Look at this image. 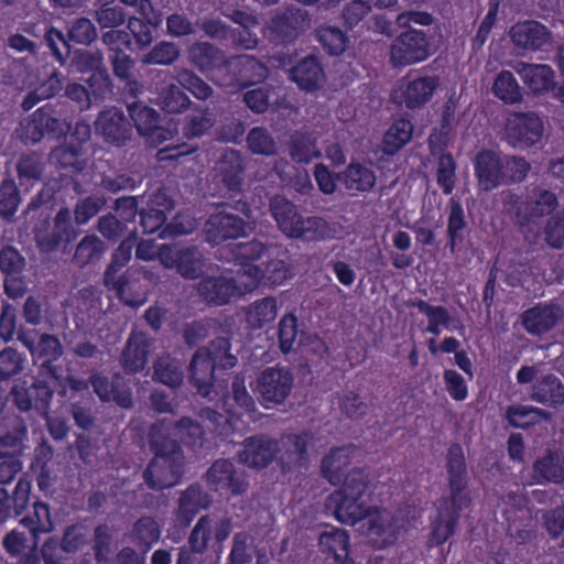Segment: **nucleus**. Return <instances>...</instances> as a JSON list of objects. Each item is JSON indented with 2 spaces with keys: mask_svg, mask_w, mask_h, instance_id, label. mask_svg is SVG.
<instances>
[{
  "mask_svg": "<svg viewBox=\"0 0 564 564\" xmlns=\"http://www.w3.org/2000/svg\"><path fill=\"white\" fill-rule=\"evenodd\" d=\"M28 435L25 422L19 417H7L0 421V458L13 457L20 453Z\"/></svg>",
  "mask_w": 564,
  "mask_h": 564,
  "instance_id": "c756f323",
  "label": "nucleus"
},
{
  "mask_svg": "<svg viewBox=\"0 0 564 564\" xmlns=\"http://www.w3.org/2000/svg\"><path fill=\"white\" fill-rule=\"evenodd\" d=\"M310 24L306 10L291 7L276 13L268 24V39L276 44L294 41Z\"/></svg>",
  "mask_w": 564,
  "mask_h": 564,
  "instance_id": "4468645a",
  "label": "nucleus"
},
{
  "mask_svg": "<svg viewBox=\"0 0 564 564\" xmlns=\"http://www.w3.org/2000/svg\"><path fill=\"white\" fill-rule=\"evenodd\" d=\"M135 239L137 235L135 232H132L129 235V237L120 242V245L111 253L110 262L107 265L102 276L105 286L115 291L126 305L132 307L141 306L145 302V293L138 292L132 294L130 285V280L132 276L131 269L127 270L121 275L118 273L131 260Z\"/></svg>",
  "mask_w": 564,
  "mask_h": 564,
  "instance_id": "20e7f679",
  "label": "nucleus"
},
{
  "mask_svg": "<svg viewBox=\"0 0 564 564\" xmlns=\"http://www.w3.org/2000/svg\"><path fill=\"white\" fill-rule=\"evenodd\" d=\"M492 91L496 97L507 104L518 102L522 98L521 89L516 78L508 70H502L498 74L492 85Z\"/></svg>",
  "mask_w": 564,
  "mask_h": 564,
  "instance_id": "e2e57ef3",
  "label": "nucleus"
},
{
  "mask_svg": "<svg viewBox=\"0 0 564 564\" xmlns=\"http://www.w3.org/2000/svg\"><path fill=\"white\" fill-rule=\"evenodd\" d=\"M132 541L148 551L161 536V527L153 517H141L133 525Z\"/></svg>",
  "mask_w": 564,
  "mask_h": 564,
  "instance_id": "4d7b16f0",
  "label": "nucleus"
},
{
  "mask_svg": "<svg viewBox=\"0 0 564 564\" xmlns=\"http://www.w3.org/2000/svg\"><path fill=\"white\" fill-rule=\"evenodd\" d=\"M35 240L43 252L55 251L63 240H69L74 236L70 212L62 208L56 214L53 224L43 219L34 227Z\"/></svg>",
  "mask_w": 564,
  "mask_h": 564,
  "instance_id": "2eb2a0df",
  "label": "nucleus"
},
{
  "mask_svg": "<svg viewBox=\"0 0 564 564\" xmlns=\"http://www.w3.org/2000/svg\"><path fill=\"white\" fill-rule=\"evenodd\" d=\"M158 104L169 113H181L189 108L192 101L178 84H170L161 89Z\"/></svg>",
  "mask_w": 564,
  "mask_h": 564,
  "instance_id": "864d4df0",
  "label": "nucleus"
},
{
  "mask_svg": "<svg viewBox=\"0 0 564 564\" xmlns=\"http://www.w3.org/2000/svg\"><path fill=\"white\" fill-rule=\"evenodd\" d=\"M510 36L514 45L530 51L541 50L551 42V32L538 21H523L511 28Z\"/></svg>",
  "mask_w": 564,
  "mask_h": 564,
  "instance_id": "393cba45",
  "label": "nucleus"
},
{
  "mask_svg": "<svg viewBox=\"0 0 564 564\" xmlns=\"http://www.w3.org/2000/svg\"><path fill=\"white\" fill-rule=\"evenodd\" d=\"M95 131L107 143L124 147L132 138L130 122L123 111L116 107L100 111L95 120Z\"/></svg>",
  "mask_w": 564,
  "mask_h": 564,
  "instance_id": "f3484780",
  "label": "nucleus"
},
{
  "mask_svg": "<svg viewBox=\"0 0 564 564\" xmlns=\"http://www.w3.org/2000/svg\"><path fill=\"white\" fill-rule=\"evenodd\" d=\"M152 343L143 333L130 335L121 354V365L127 372L135 373L144 369Z\"/></svg>",
  "mask_w": 564,
  "mask_h": 564,
  "instance_id": "7c9ffc66",
  "label": "nucleus"
},
{
  "mask_svg": "<svg viewBox=\"0 0 564 564\" xmlns=\"http://www.w3.org/2000/svg\"><path fill=\"white\" fill-rule=\"evenodd\" d=\"M245 165L240 153L225 150L210 171L209 189L214 195L227 196L239 193L243 183Z\"/></svg>",
  "mask_w": 564,
  "mask_h": 564,
  "instance_id": "423d86ee",
  "label": "nucleus"
},
{
  "mask_svg": "<svg viewBox=\"0 0 564 564\" xmlns=\"http://www.w3.org/2000/svg\"><path fill=\"white\" fill-rule=\"evenodd\" d=\"M543 134V122L534 112H514L506 123L508 142L518 148H528L539 142Z\"/></svg>",
  "mask_w": 564,
  "mask_h": 564,
  "instance_id": "dca6fc26",
  "label": "nucleus"
},
{
  "mask_svg": "<svg viewBox=\"0 0 564 564\" xmlns=\"http://www.w3.org/2000/svg\"><path fill=\"white\" fill-rule=\"evenodd\" d=\"M18 339L34 357L45 358L48 361H53L57 360L63 354L59 339L50 334H41L39 340L35 341L30 333L19 332Z\"/></svg>",
  "mask_w": 564,
  "mask_h": 564,
  "instance_id": "58836bf2",
  "label": "nucleus"
},
{
  "mask_svg": "<svg viewBox=\"0 0 564 564\" xmlns=\"http://www.w3.org/2000/svg\"><path fill=\"white\" fill-rule=\"evenodd\" d=\"M94 392L102 402H116L123 409H130L133 405L132 393L124 388L122 378L115 375L111 379L100 372H93L89 377Z\"/></svg>",
  "mask_w": 564,
  "mask_h": 564,
  "instance_id": "412c9836",
  "label": "nucleus"
},
{
  "mask_svg": "<svg viewBox=\"0 0 564 564\" xmlns=\"http://www.w3.org/2000/svg\"><path fill=\"white\" fill-rule=\"evenodd\" d=\"M127 30L132 35L135 44L140 48H145L153 42V33L151 28H158L162 23L160 14L154 12L153 6L147 11V14L127 17Z\"/></svg>",
  "mask_w": 564,
  "mask_h": 564,
  "instance_id": "473e14b6",
  "label": "nucleus"
},
{
  "mask_svg": "<svg viewBox=\"0 0 564 564\" xmlns=\"http://www.w3.org/2000/svg\"><path fill=\"white\" fill-rule=\"evenodd\" d=\"M433 17L425 11H404L397 15L395 24L404 29L391 44L390 61L393 66H406L427 58L429 41L423 31L412 28V24L431 25Z\"/></svg>",
  "mask_w": 564,
  "mask_h": 564,
  "instance_id": "f03ea898",
  "label": "nucleus"
},
{
  "mask_svg": "<svg viewBox=\"0 0 564 564\" xmlns=\"http://www.w3.org/2000/svg\"><path fill=\"white\" fill-rule=\"evenodd\" d=\"M45 170L43 158L35 153H24L17 162V172L21 185L39 182Z\"/></svg>",
  "mask_w": 564,
  "mask_h": 564,
  "instance_id": "5fc2aeb1",
  "label": "nucleus"
},
{
  "mask_svg": "<svg viewBox=\"0 0 564 564\" xmlns=\"http://www.w3.org/2000/svg\"><path fill=\"white\" fill-rule=\"evenodd\" d=\"M224 406L227 412L231 414L256 411V401L246 387V378L243 375H235L230 392L224 399Z\"/></svg>",
  "mask_w": 564,
  "mask_h": 564,
  "instance_id": "a19ab883",
  "label": "nucleus"
},
{
  "mask_svg": "<svg viewBox=\"0 0 564 564\" xmlns=\"http://www.w3.org/2000/svg\"><path fill=\"white\" fill-rule=\"evenodd\" d=\"M248 149L264 156H272L278 153V143L270 131L263 127H254L247 134Z\"/></svg>",
  "mask_w": 564,
  "mask_h": 564,
  "instance_id": "13d9d810",
  "label": "nucleus"
},
{
  "mask_svg": "<svg viewBox=\"0 0 564 564\" xmlns=\"http://www.w3.org/2000/svg\"><path fill=\"white\" fill-rule=\"evenodd\" d=\"M367 477L361 469H351L345 475L343 486L328 497L327 507L334 510L338 521L355 524L364 520L369 511L364 498Z\"/></svg>",
  "mask_w": 564,
  "mask_h": 564,
  "instance_id": "7ed1b4c3",
  "label": "nucleus"
},
{
  "mask_svg": "<svg viewBox=\"0 0 564 564\" xmlns=\"http://www.w3.org/2000/svg\"><path fill=\"white\" fill-rule=\"evenodd\" d=\"M531 477L539 485L562 484L564 481V455L556 451H547L533 463Z\"/></svg>",
  "mask_w": 564,
  "mask_h": 564,
  "instance_id": "c85d7f7f",
  "label": "nucleus"
},
{
  "mask_svg": "<svg viewBox=\"0 0 564 564\" xmlns=\"http://www.w3.org/2000/svg\"><path fill=\"white\" fill-rule=\"evenodd\" d=\"M185 457L183 452L154 454L143 471L145 484L153 490L175 486L183 476Z\"/></svg>",
  "mask_w": 564,
  "mask_h": 564,
  "instance_id": "6e6552de",
  "label": "nucleus"
},
{
  "mask_svg": "<svg viewBox=\"0 0 564 564\" xmlns=\"http://www.w3.org/2000/svg\"><path fill=\"white\" fill-rule=\"evenodd\" d=\"M509 423L516 427L527 429L541 421H550V412L532 405H511L507 409Z\"/></svg>",
  "mask_w": 564,
  "mask_h": 564,
  "instance_id": "3c124183",
  "label": "nucleus"
},
{
  "mask_svg": "<svg viewBox=\"0 0 564 564\" xmlns=\"http://www.w3.org/2000/svg\"><path fill=\"white\" fill-rule=\"evenodd\" d=\"M436 182L446 195L451 194L455 187L456 164L453 156L448 153H444L438 156Z\"/></svg>",
  "mask_w": 564,
  "mask_h": 564,
  "instance_id": "774afa93",
  "label": "nucleus"
},
{
  "mask_svg": "<svg viewBox=\"0 0 564 564\" xmlns=\"http://www.w3.org/2000/svg\"><path fill=\"white\" fill-rule=\"evenodd\" d=\"M25 356L14 348H4L0 351V381H7L24 370Z\"/></svg>",
  "mask_w": 564,
  "mask_h": 564,
  "instance_id": "0e129e2a",
  "label": "nucleus"
},
{
  "mask_svg": "<svg viewBox=\"0 0 564 564\" xmlns=\"http://www.w3.org/2000/svg\"><path fill=\"white\" fill-rule=\"evenodd\" d=\"M256 382L261 403L282 404L292 391L294 377L288 368L274 366L263 369Z\"/></svg>",
  "mask_w": 564,
  "mask_h": 564,
  "instance_id": "9b49d317",
  "label": "nucleus"
},
{
  "mask_svg": "<svg viewBox=\"0 0 564 564\" xmlns=\"http://www.w3.org/2000/svg\"><path fill=\"white\" fill-rule=\"evenodd\" d=\"M335 400L340 413L351 421L365 419L370 411V405L354 390L336 393Z\"/></svg>",
  "mask_w": 564,
  "mask_h": 564,
  "instance_id": "09e8293b",
  "label": "nucleus"
},
{
  "mask_svg": "<svg viewBox=\"0 0 564 564\" xmlns=\"http://www.w3.org/2000/svg\"><path fill=\"white\" fill-rule=\"evenodd\" d=\"M149 446L153 454H173L183 452L174 434V424L170 420H159L149 431Z\"/></svg>",
  "mask_w": 564,
  "mask_h": 564,
  "instance_id": "c9c22d12",
  "label": "nucleus"
},
{
  "mask_svg": "<svg viewBox=\"0 0 564 564\" xmlns=\"http://www.w3.org/2000/svg\"><path fill=\"white\" fill-rule=\"evenodd\" d=\"M159 261L165 269H175L186 280H196L204 273L206 259L195 246L161 245Z\"/></svg>",
  "mask_w": 564,
  "mask_h": 564,
  "instance_id": "0eeeda50",
  "label": "nucleus"
},
{
  "mask_svg": "<svg viewBox=\"0 0 564 564\" xmlns=\"http://www.w3.org/2000/svg\"><path fill=\"white\" fill-rule=\"evenodd\" d=\"M73 64L80 73L94 72L90 80H100L105 88H110V77L101 51L79 50L75 53Z\"/></svg>",
  "mask_w": 564,
  "mask_h": 564,
  "instance_id": "ea45409f",
  "label": "nucleus"
},
{
  "mask_svg": "<svg viewBox=\"0 0 564 564\" xmlns=\"http://www.w3.org/2000/svg\"><path fill=\"white\" fill-rule=\"evenodd\" d=\"M107 250L106 243L96 235H86L76 245L72 261L78 268L98 262Z\"/></svg>",
  "mask_w": 564,
  "mask_h": 564,
  "instance_id": "c03bdc74",
  "label": "nucleus"
},
{
  "mask_svg": "<svg viewBox=\"0 0 564 564\" xmlns=\"http://www.w3.org/2000/svg\"><path fill=\"white\" fill-rule=\"evenodd\" d=\"M181 56V50L176 43L161 41L156 43L142 58L147 65H172Z\"/></svg>",
  "mask_w": 564,
  "mask_h": 564,
  "instance_id": "680f3d73",
  "label": "nucleus"
},
{
  "mask_svg": "<svg viewBox=\"0 0 564 564\" xmlns=\"http://www.w3.org/2000/svg\"><path fill=\"white\" fill-rule=\"evenodd\" d=\"M198 296L209 305L227 304L237 292L235 281L227 276H206L195 286Z\"/></svg>",
  "mask_w": 564,
  "mask_h": 564,
  "instance_id": "5701e85b",
  "label": "nucleus"
},
{
  "mask_svg": "<svg viewBox=\"0 0 564 564\" xmlns=\"http://www.w3.org/2000/svg\"><path fill=\"white\" fill-rule=\"evenodd\" d=\"M269 212L278 229L292 239L302 218L296 205L283 195H274L269 200Z\"/></svg>",
  "mask_w": 564,
  "mask_h": 564,
  "instance_id": "cd10ccee",
  "label": "nucleus"
},
{
  "mask_svg": "<svg viewBox=\"0 0 564 564\" xmlns=\"http://www.w3.org/2000/svg\"><path fill=\"white\" fill-rule=\"evenodd\" d=\"M206 240L219 245L228 239H236L253 230V226L237 215L216 213L209 216L205 224Z\"/></svg>",
  "mask_w": 564,
  "mask_h": 564,
  "instance_id": "6ab92c4d",
  "label": "nucleus"
},
{
  "mask_svg": "<svg viewBox=\"0 0 564 564\" xmlns=\"http://www.w3.org/2000/svg\"><path fill=\"white\" fill-rule=\"evenodd\" d=\"M21 523L29 528L34 538L40 533H47L53 530V522L48 506L44 502L33 503L32 511L21 519Z\"/></svg>",
  "mask_w": 564,
  "mask_h": 564,
  "instance_id": "052dcab7",
  "label": "nucleus"
},
{
  "mask_svg": "<svg viewBox=\"0 0 564 564\" xmlns=\"http://www.w3.org/2000/svg\"><path fill=\"white\" fill-rule=\"evenodd\" d=\"M153 380L167 387L177 388L183 383L184 372L180 360L162 355L153 364Z\"/></svg>",
  "mask_w": 564,
  "mask_h": 564,
  "instance_id": "a18cd8bd",
  "label": "nucleus"
},
{
  "mask_svg": "<svg viewBox=\"0 0 564 564\" xmlns=\"http://www.w3.org/2000/svg\"><path fill=\"white\" fill-rule=\"evenodd\" d=\"M289 154L296 163H308L322 155L316 145V139L303 131H295L291 134Z\"/></svg>",
  "mask_w": 564,
  "mask_h": 564,
  "instance_id": "49530a36",
  "label": "nucleus"
},
{
  "mask_svg": "<svg viewBox=\"0 0 564 564\" xmlns=\"http://www.w3.org/2000/svg\"><path fill=\"white\" fill-rule=\"evenodd\" d=\"M562 310L554 304H539L527 310L521 317L524 329L532 335H542L551 330L562 318Z\"/></svg>",
  "mask_w": 564,
  "mask_h": 564,
  "instance_id": "a878e982",
  "label": "nucleus"
},
{
  "mask_svg": "<svg viewBox=\"0 0 564 564\" xmlns=\"http://www.w3.org/2000/svg\"><path fill=\"white\" fill-rule=\"evenodd\" d=\"M557 206L555 194L546 189H535L533 195L519 203L516 209V218L521 227L551 214Z\"/></svg>",
  "mask_w": 564,
  "mask_h": 564,
  "instance_id": "aec40b11",
  "label": "nucleus"
},
{
  "mask_svg": "<svg viewBox=\"0 0 564 564\" xmlns=\"http://www.w3.org/2000/svg\"><path fill=\"white\" fill-rule=\"evenodd\" d=\"M447 473L451 497L440 503L438 516L433 524L432 540L435 544L446 542L456 531L459 511L466 508L470 498L465 492L466 464L460 445L453 444L447 452Z\"/></svg>",
  "mask_w": 564,
  "mask_h": 564,
  "instance_id": "f257e3e1",
  "label": "nucleus"
},
{
  "mask_svg": "<svg viewBox=\"0 0 564 564\" xmlns=\"http://www.w3.org/2000/svg\"><path fill=\"white\" fill-rule=\"evenodd\" d=\"M215 368L208 351L205 348H198L188 366L189 381L205 398H212Z\"/></svg>",
  "mask_w": 564,
  "mask_h": 564,
  "instance_id": "b1692460",
  "label": "nucleus"
},
{
  "mask_svg": "<svg viewBox=\"0 0 564 564\" xmlns=\"http://www.w3.org/2000/svg\"><path fill=\"white\" fill-rule=\"evenodd\" d=\"M347 191L368 192L376 184V174L371 166L361 163H350L344 172L337 175Z\"/></svg>",
  "mask_w": 564,
  "mask_h": 564,
  "instance_id": "4c0bfd02",
  "label": "nucleus"
},
{
  "mask_svg": "<svg viewBox=\"0 0 564 564\" xmlns=\"http://www.w3.org/2000/svg\"><path fill=\"white\" fill-rule=\"evenodd\" d=\"M514 69L534 94L547 91L554 85V74L547 65L519 62Z\"/></svg>",
  "mask_w": 564,
  "mask_h": 564,
  "instance_id": "f704fd0d",
  "label": "nucleus"
},
{
  "mask_svg": "<svg viewBox=\"0 0 564 564\" xmlns=\"http://www.w3.org/2000/svg\"><path fill=\"white\" fill-rule=\"evenodd\" d=\"M475 171L481 191L489 192L505 183L503 162L492 151H481L477 154Z\"/></svg>",
  "mask_w": 564,
  "mask_h": 564,
  "instance_id": "4be33fe9",
  "label": "nucleus"
},
{
  "mask_svg": "<svg viewBox=\"0 0 564 564\" xmlns=\"http://www.w3.org/2000/svg\"><path fill=\"white\" fill-rule=\"evenodd\" d=\"M131 120L139 134L149 138L152 142H163L164 131L160 128V115L153 108L142 104L132 102L128 106Z\"/></svg>",
  "mask_w": 564,
  "mask_h": 564,
  "instance_id": "bb28decb",
  "label": "nucleus"
},
{
  "mask_svg": "<svg viewBox=\"0 0 564 564\" xmlns=\"http://www.w3.org/2000/svg\"><path fill=\"white\" fill-rule=\"evenodd\" d=\"M291 78L301 89L310 91L315 90L323 85L325 74L317 58L314 56H307L292 68Z\"/></svg>",
  "mask_w": 564,
  "mask_h": 564,
  "instance_id": "e433bc0d",
  "label": "nucleus"
},
{
  "mask_svg": "<svg viewBox=\"0 0 564 564\" xmlns=\"http://www.w3.org/2000/svg\"><path fill=\"white\" fill-rule=\"evenodd\" d=\"M278 314L276 301L274 297H264L250 305L247 312V321L253 328H261L275 319Z\"/></svg>",
  "mask_w": 564,
  "mask_h": 564,
  "instance_id": "bf43d9fd",
  "label": "nucleus"
},
{
  "mask_svg": "<svg viewBox=\"0 0 564 564\" xmlns=\"http://www.w3.org/2000/svg\"><path fill=\"white\" fill-rule=\"evenodd\" d=\"M351 447H338L323 458L322 473L330 484L338 485L344 481L345 469L351 462Z\"/></svg>",
  "mask_w": 564,
  "mask_h": 564,
  "instance_id": "37998d69",
  "label": "nucleus"
},
{
  "mask_svg": "<svg viewBox=\"0 0 564 564\" xmlns=\"http://www.w3.org/2000/svg\"><path fill=\"white\" fill-rule=\"evenodd\" d=\"M215 124V117L208 108L197 109L189 115L183 127V132L188 138L204 135Z\"/></svg>",
  "mask_w": 564,
  "mask_h": 564,
  "instance_id": "69168bd1",
  "label": "nucleus"
},
{
  "mask_svg": "<svg viewBox=\"0 0 564 564\" xmlns=\"http://www.w3.org/2000/svg\"><path fill=\"white\" fill-rule=\"evenodd\" d=\"M348 534L341 529H333L319 535L322 552L333 555L335 562L339 564L348 562Z\"/></svg>",
  "mask_w": 564,
  "mask_h": 564,
  "instance_id": "de8ad7c7",
  "label": "nucleus"
},
{
  "mask_svg": "<svg viewBox=\"0 0 564 564\" xmlns=\"http://www.w3.org/2000/svg\"><path fill=\"white\" fill-rule=\"evenodd\" d=\"M413 124L410 120L399 119L387 130L382 141V151L393 155L412 138Z\"/></svg>",
  "mask_w": 564,
  "mask_h": 564,
  "instance_id": "8fccbe9b",
  "label": "nucleus"
},
{
  "mask_svg": "<svg viewBox=\"0 0 564 564\" xmlns=\"http://www.w3.org/2000/svg\"><path fill=\"white\" fill-rule=\"evenodd\" d=\"M67 35L77 44L89 45L97 40L98 31L90 19L82 17L70 22Z\"/></svg>",
  "mask_w": 564,
  "mask_h": 564,
  "instance_id": "338daca9",
  "label": "nucleus"
},
{
  "mask_svg": "<svg viewBox=\"0 0 564 564\" xmlns=\"http://www.w3.org/2000/svg\"><path fill=\"white\" fill-rule=\"evenodd\" d=\"M99 2L93 12V18L101 30L117 29L126 23L127 12L121 6L116 4L113 0Z\"/></svg>",
  "mask_w": 564,
  "mask_h": 564,
  "instance_id": "603ef678",
  "label": "nucleus"
},
{
  "mask_svg": "<svg viewBox=\"0 0 564 564\" xmlns=\"http://www.w3.org/2000/svg\"><path fill=\"white\" fill-rule=\"evenodd\" d=\"M212 499L199 485H192L178 498L177 520L188 525L200 509L209 507Z\"/></svg>",
  "mask_w": 564,
  "mask_h": 564,
  "instance_id": "2f4dec72",
  "label": "nucleus"
},
{
  "mask_svg": "<svg viewBox=\"0 0 564 564\" xmlns=\"http://www.w3.org/2000/svg\"><path fill=\"white\" fill-rule=\"evenodd\" d=\"M369 540L378 547L393 544L405 530V520L401 513L387 509L369 510L364 518Z\"/></svg>",
  "mask_w": 564,
  "mask_h": 564,
  "instance_id": "1a4fd4ad",
  "label": "nucleus"
},
{
  "mask_svg": "<svg viewBox=\"0 0 564 564\" xmlns=\"http://www.w3.org/2000/svg\"><path fill=\"white\" fill-rule=\"evenodd\" d=\"M440 85L438 77L424 76L410 80L403 90V101L408 108L414 109L426 104Z\"/></svg>",
  "mask_w": 564,
  "mask_h": 564,
  "instance_id": "79ce46f5",
  "label": "nucleus"
},
{
  "mask_svg": "<svg viewBox=\"0 0 564 564\" xmlns=\"http://www.w3.org/2000/svg\"><path fill=\"white\" fill-rule=\"evenodd\" d=\"M187 61L198 72L213 74L212 80L218 85L221 75H227L230 56L215 44L197 41L187 47Z\"/></svg>",
  "mask_w": 564,
  "mask_h": 564,
  "instance_id": "9d476101",
  "label": "nucleus"
},
{
  "mask_svg": "<svg viewBox=\"0 0 564 564\" xmlns=\"http://www.w3.org/2000/svg\"><path fill=\"white\" fill-rule=\"evenodd\" d=\"M279 451L275 440L263 434L254 435L243 440L237 459L249 468L262 469L274 460Z\"/></svg>",
  "mask_w": 564,
  "mask_h": 564,
  "instance_id": "a211bd4d",
  "label": "nucleus"
},
{
  "mask_svg": "<svg viewBox=\"0 0 564 564\" xmlns=\"http://www.w3.org/2000/svg\"><path fill=\"white\" fill-rule=\"evenodd\" d=\"M534 379L530 392L532 401L554 409L564 404V383L556 375L543 373L541 365L522 366L517 373V381L520 384Z\"/></svg>",
  "mask_w": 564,
  "mask_h": 564,
  "instance_id": "39448f33",
  "label": "nucleus"
},
{
  "mask_svg": "<svg viewBox=\"0 0 564 564\" xmlns=\"http://www.w3.org/2000/svg\"><path fill=\"white\" fill-rule=\"evenodd\" d=\"M338 232V226L335 223H329L317 216H302L292 239L322 241L335 238Z\"/></svg>",
  "mask_w": 564,
  "mask_h": 564,
  "instance_id": "72a5a7b5",
  "label": "nucleus"
},
{
  "mask_svg": "<svg viewBox=\"0 0 564 564\" xmlns=\"http://www.w3.org/2000/svg\"><path fill=\"white\" fill-rule=\"evenodd\" d=\"M207 486L220 494L243 495L249 487L247 475L225 458L213 463L205 475Z\"/></svg>",
  "mask_w": 564,
  "mask_h": 564,
  "instance_id": "ddd939ff",
  "label": "nucleus"
},
{
  "mask_svg": "<svg viewBox=\"0 0 564 564\" xmlns=\"http://www.w3.org/2000/svg\"><path fill=\"white\" fill-rule=\"evenodd\" d=\"M268 67L251 55L230 56L227 75H221L218 86L238 89L247 84H256L267 78Z\"/></svg>",
  "mask_w": 564,
  "mask_h": 564,
  "instance_id": "f8f14e48",
  "label": "nucleus"
},
{
  "mask_svg": "<svg viewBox=\"0 0 564 564\" xmlns=\"http://www.w3.org/2000/svg\"><path fill=\"white\" fill-rule=\"evenodd\" d=\"M175 79L182 88L188 90L196 99L207 100L214 95L213 87L192 69H177Z\"/></svg>",
  "mask_w": 564,
  "mask_h": 564,
  "instance_id": "6e6d98bb",
  "label": "nucleus"
}]
</instances>
